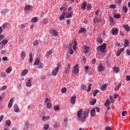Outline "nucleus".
I'll return each mask as SVG.
<instances>
[{
    "mask_svg": "<svg viewBox=\"0 0 130 130\" xmlns=\"http://www.w3.org/2000/svg\"><path fill=\"white\" fill-rule=\"evenodd\" d=\"M1 78H5L6 77V73H2L1 74Z\"/></svg>",
    "mask_w": 130,
    "mask_h": 130,
    "instance_id": "obj_58",
    "label": "nucleus"
},
{
    "mask_svg": "<svg viewBox=\"0 0 130 130\" xmlns=\"http://www.w3.org/2000/svg\"><path fill=\"white\" fill-rule=\"evenodd\" d=\"M48 22V19H45V18L43 19V24H47Z\"/></svg>",
    "mask_w": 130,
    "mask_h": 130,
    "instance_id": "obj_53",
    "label": "nucleus"
},
{
    "mask_svg": "<svg viewBox=\"0 0 130 130\" xmlns=\"http://www.w3.org/2000/svg\"><path fill=\"white\" fill-rule=\"evenodd\" d=\"M79 73V70L78 69V64L76 63L75 66L73 67L72 69V73L74 74L77 75Z\"/></svg>",
    "mask_w": 130,
    "mask_h": 130,
    "instance_id": "obj_6",
    "label": "nucleus"
},
{
    "mask_svg": "<svg viewBox=\"0 0 130 130\" xmlns=\"http://www.w3.org/2000/svg\"><path fill=\"white\" fill-rule=\"evenodd\" d=\"M96 103V100L93 99L92 100V102H91V105L93 106Z\"/></svg>",
    "mask_w": 130,
    "mask_h": 130,
    "instance_id": "obj_50",
    "label": "nucleus"
},
{
    "mask_svg": "<svg viewBox=\"0 0 130 130\" xmlns=\"http://www.w3.org/2000/svg\"><path fill=\"white\" fill-rule=\"evenodd\" d=\"M53 50L52 49L49 50L47 53V57H48L51 54L53 53Z\"/></svg>",
    "mask_w": 130,
    "mask_h": 130,
    "instance_id": "obj_36",
    "label": "nucleus"
},
{
    "mask_svg": "<svg viewBox=\"0 0 130 130\" xmlns=\"http://www.w3.org/2000/svg\"><path fill=\"white\" fill-rule=\"evenodd\" d=\"M14 104V99L13 98L10 99V101L8 103V108H11L12 107V106Z\"/></svg>",
    "mask_w": 130,
    "mask_h": 130,
    "instance_id": "obj_14",
    "label": "nucleus"
},
{
    "mask_svg": "<svg viewBox=\"0 0 130 130\" xmlns=\"http://www.w3.org/2000/svg\"><path fill=\"white\" fill-rule=\"evenodd\" d=\"M71 68V66L70 64H68V67L64 68V73L66 74H69L70 73Z\"/></svg>",
    "mask_w": 130,
    "mask_h": 130,
    "instance_id": "obj_17",
    "label": "nucleus"
},
{
    "mask_svg": "<svg viewBox=\"0 0 130 130\" xmlns=\"http://www.w3.org/2000/svg\"><path fill=\"white\" fill-rule=\"evenodd\" d=\"M126 80L127 81H130V76L129 75H126Z\"/></svg>",
    "mask_w": 130,
    "mask_h": 130,
    "instance_id": "obj_61",
    "label": "nucleus"
},
{
    "mask_svg": "<svg viewBox=\"0 0 130 130\" xmlns=\"http://www.w3.org/2000/svg\"><path fill=\"white\" fill-rule=\"evenodd\" d=\"M118 34V29L117 28H113L112 29V35H117Z\"/></svg>",
    "mask_w": 130,
    "mask_h": 130,
    "instance_id": "obj_12",
    "label": "nucleus"
},
{
    "mask_svg": "<svg viewBox=\"0 0 130 130\" xmlns=\"http://www.w3.org/2000/svg\"><path fill=\"white\" fill-rule=\"evenodd\" d=\"M96 41H97V42H98L100 44H103L102 38H97Z\"/></svg>",
    "mask_w": 130,
    "mask_h": 130,
    "instance_id": "obj_34",
    "label": "nucleus"
},
{
    "mask_svg": "<svg viewBox=\"0 0 130 130\" xmlns=\"http://www.w3.org/2000/svg\"><path fill=\"white\" fill-rule=\"evenodd\" d=\"M4 39H5V35H0V41H1L2 40H3Z\"/></svg>",
    "mask_w": 130,
    "mask_h": 130,
    "instance_id": "obj_59",
    "label": "nucleus"
},
{
    "mask_svg": "<svg viewBox=\"0 0 130 130\" xmlns=\"http://www.w3.org/2000/svg\"><path fill=\"white\" fill-rule=\"evenodd\" d=\"M49 128V125L47 124H45L44 125V129L45 130H48Z\"/></svg>",
    "mask_w": 130,
    "mask_h": 130,
    "instance_id": "obj_54",
    "label": "nucleus"
},
{
    "mask_svg": "<svg viewBox=\"0 0 130 130\" xmlns=\"http://www.w3.org/2000/svg\"><path fill=\"white\" fill-rule=\"evenodd\" d=\"M81 114H83V109H80L79 111H78L77 116L78 118H81Z\"/></svg>",
    "mask_w": 130,
    "mask_h": 130,
    "instance_id": "obj_22",
    "label": "nucleus"
},
{
    "mask_svg": "<svg viewBox=\"0 0 130 130\" xmlns=\"http://www.w3.org/2000/svg\"><path fill=\"white\" fill-rule=\"evenodd\" d=\"M49 119H50V116H44V117H43L42 120L43 121L48 120Z\"/></svg>",
    "mask_w": 130,
    "mask_h": 130,
    "instance_id": "obj_43",
    "label": "nucleus"
},
{
    "mask_svg": "<svg viewBox=\"0 0 130 130\" xmlns=\"http://www.w3.org/2000/svg\"><path fill=\"white\" fill-rule=\"evenodd\" d=\"M32 9V7L29 5L25 6V7H24V10L26 11L31 10Z\"/></svg>",
    "mask_w": 130,
    "mask_h": 130,
    "instance_id": "obj_23",
    "label": "nucleus"
},
{
    "mask_svg": "<svg viewBox=\"0 0 130 130\" xmlns=\"http://www.w3.org/2000/svg\"><path fill=\"white\" fill-rule=\"evenodd\" d=\"M93 22H94V24H96V23H100V18H98L97 17L94 18H93Z\"/></svg>",
    "mask_w": 130,
    "mask_h": 130,
    "instance_id": "obj_26",
    "label": "nucleus"
},
{
    "mask_svg": "<svg viewBox=\"0 0 130 130\" xmlns=\"http://www.w3.org/2000/svg\"><path fill=\"white\" fill-rule=\"evenodd\" d=\"M20 56H21V58H22V59L24 60L25 57L26 56V54H25V52L24 51H22V52H21Z\"/></svg>",
    "mask_w": 130,
    "mask_h": 130,
    "instance_id": "obj_21",
    "label": "nucleus"
},
{
    "mask_svg": "<svg viewBox=\"0 0 130 130\" xmlns=\"http://www.w3.org/2000/svg\"><path fill=\"white\" fill-rule=\"evenodd\" d=\"M123 12H124V13H126V12H127V11H128V9L126 6L123 7Z\"/></svg>",
    "mask_w": 130,
    "mask_h": 130,
    "instance_id": "obj_46",
    "label": "nucleus"
},
{
    "mask_svg": "<svg viewBox=\"0 0 130 130\" xmlns=\"http://www.w3.org/2000/svg\"><path fill=\"white\" fill-rule=\"evenodd\" d=\"M38 18L37 17H32L31 18V20H30V21L32 23H36L38 22Z\"/></svg>",
    "mask_w": 130,
    "mask_h": 130,
    "instance_id": "obj_24",
    "label": "nucleus"
},
{
    "mask_svg": "<svg viewBox=\"0 0 130 130\" xmlns=\"http://www.w3.org/2000/svg\"><path fill=\"white\" fill-rule=\"evenodd\" d=\"M126 111H123V112H122V116H125L126 115Z\"/></svg>",
    "mask_w": 130,
    "mask_h": 130,
    "instance_id": "obj_62",
    "label": "nucleus"
},
{
    "mask_svg": "<svg viewBox=\"0 0 130 130\" xmlns=\"http://www.w3.org/2000/svg\"><path fill=\"white\" fill-rule=\"evenodd\" d=\"M8 40H4L0 43V46H1V48H3L4 46H6L8 44Z\"/></svg>",
    "mask_w": 130,
    "mask_h": 130,
    "instance_id": "obj_10",
    "label": "nucleus"
},
{
    "mask_svg": "<svg viewBox=\"0 0 130 130\" xmlns=\"http://www.w3.org/2000/svg\"><path fill=\"white\" fill-rule=\"evenodd\" d=\"M107 87V85H106V84H105L104 85L102 86L101 90L103 91H104L106 90Z\"/></svg>",
    "mask_w": 130,
    "mask_h": 130,
    "instance_id": "obj_35",
    "label": "nucleus"
},
{
    "mask_svg": "<svg viewBox=\"0 0 130 130\" xmlns=\"http://www.w3.org/2000/svg\"><path fill=\"white\" fill-rule=\"evenodd\" d=\"M7 88H8V86H7V85H4L2 86V87H1L0 90L1 91L5 90Z\"/></svg>",
    "mask_w": 130,
    "mask_h": 130,
    "instance_id": "obj_52",
    "label": "nucleus"
},
{
    "mask_svg": "<svg viewBox=\"0 0 130 130\" xmlns=\"http://www.w3.org/2000/svg\"><path fill=\"white\" fill-rule=\"evenodd\" d=\"M121 83H120V84H118V85L116 86L114 90L115 91H117L118 90V89H119L120 87H121Z\"/></svg>",
    "mask_w": 130,
    "mask_h": 130,
    "instance_id": "obj_38",
    "label": "nucleus"
},
{
    "mask_svg": "<svg viewBox=\"0 0 130 130\" xmlns=\"http://www.w3.org/2000/svg\"><path fill=\"white\" fill-rule=\"evenodd\" d=\"M126 55L130 56V51L129 50H126Z\"/></svg>",
    "mask_w": 130,
    "mask_h": 130,
    "instance_id": "obj_64",
    "label": "nucleus"
},
{
    "mask_svg": "<svg viewBox=\"0 0 130 130\" xmlns=\"http://www.w3.org/2000/svg\"><path fill=\"white\" fill-rule=\"evenodd\" d=\"M86 88H87V86L85 85H82L81 86V89L82 90H85Z\"/></svg>",
    "mask_w": 130,
    "mask_h": 130,
    "instance_id": "obj_51",
    "label": "nucleus"
},
{
    "mask_svg": "<svg viewBox=\"0 0 130 130\" xmlns=\"http://www.w3.org/2000/svg\"><path fill=\"white\" fill-rule=\"evenodd\" d=\"M59 126V124L58 122L54 123L53 124L54 128H58Z\"/></svg>",
    "mask_w": 130,
    "mask_h": 130,
    "instance_id": "obj_45",
    "label": "nucleus"
},
{
    "mask_svg": "<svg viewBox=\"0 0 130 130\" xmlns=\"http://www.w3.org/2000/svg\"><path fill=\"white\" fill-rule=\"evenodd\" d=\"M85 51H84V53L87 54L89 52V50L90 49V48L88 46H85Z\"/></svg>",
    "mask_w": 130,
    "mask_h": 130,
    "instance_id": "obj_39",
    "label": "nucleus"
},
{
    "mask_svg": "<svg viewBox=\"0 0 130 130\" xmlns=\"http://www.w3.org/2000/svg\"><path fill=\"white\" fill-rule=\"evenodd\" d=\"M35 66H38V68L39 69H43L44 67V64L42 62H40V60L38 58H36L34 63Z\"/></svg>",
    "mask_w": 130,
    "mask_h": 130,
    "instance_id": "obj_5",
    "label": "nucleus"
},
{
    "mask_svg": "<svg viewBox=\"0 0 130 130\" xmlns=\"http://www.w3.org/2000/svg\"><path fill=\"white\" fill-rule=\"evenodd\" d=\"M61 64L60 63H57V67L55 68L53 70V71H52V75L54 76H56L57 75L58 72H59V69L61 68Z\"/></svg>",
    "mask_w": 130,
    "mask_h": 130,
    "instance_id": "obj_4",
    "label": "nucleus"
},
{
    "mask_svg": "<svg viewBox=\"0 0 130 130\" xmlns=\"http://www.w3.org/2000/svg\"><path fill=\"white\" fill-rule=\"evenodd\" d=\"M29 62H32V53L31 52L29 53Z\"/></svg>",
    "mask_w": 130,
    "mask_h": 130,
    "instance_id": "obj_25",
    "label": "nucleus"
},
{
    "mask_svg": "<svg viewBox=\"0 0 130 130\" xmlns=\"http://www.w3.org/2000/svg\"><path fill=\"white\" fill-rule=\"evenodd\" d=\"M99 92V90H95L93 91V97H96V94Z\"/></svg>",
    "mask_w": 130,
    "mask_h": 130,
    "instance_id": "obj_48",
    "label": "nucleus"
},
{
    "mask_svg": "<svg viewBox=\"0 0 130 130\" xmlns=\"http://www.w3.org/2000/svg\"><path fill=\"white\" fill-rule=\"evenodd\" d=\"M33 108V105L31 104L30 105H28V106H27V109H28L29 110H32Z\"/></svg>",
    "mask_w": 130,
    "mask_h": 130,
    "instance_id": "obj_57",
    "label": "nucleus"
},
{
    "mask_svg": "<svg viewBox=\"0 0 130 130\" xmlns=\"http://www.w3.org/2000/svg\"><path fill=\"white\" fill-rule=\"evenodd\" d=\"M44 103L47 104V107L48 109H50L52 107L51 103L50 102V100L48 98H46L45 101H44Z\"/></svg>",
    "mask_w": 130,
    "mask_h": 130,
    "instance_id": "obj_8",
    "label": "nucleus"
},
{
    "mask_svg": "<svg viewBox=\"0 0 130 130\" xmlns=\"http://www.w3.org/2000/svg\"><path fill=\"white\" fill-rule=\"evenodd\" d=\"M86 7H87V3H83L81 7V9H82V10H85Z\"/></svg>",
    "mask_w": 130,
    "mask_h": 130,
    "instance_id": "obj_40",
    "label": "nucleus"
},
{
    "mask_svg": "<svg viewBox=\"0 0 130 130\" xmlns=\"http://www.w3.org/2000/svg\"><path fill=\"white\" fill-rule=\"evenodd\" d=\"M66 92H67V87H63L62 89H61V93H65Z\"/></svg>",
    "mask_w": 130,
    "mask_h": 130,
    "instance_id": "obj_49",
    "label": "nucleus"
},
{
    "mask_svg": "<svg viewBox=\"0 0 130 130\" xmlns=\"http://www.w3.org/2000/svg\"><path fill=\"white\" fill-rule=\"evenodd\" d=\"M84 32H86V28H84V27H81L79 31H78V33L79 34H81L83 33Z\"/></svg>",
    "mask_w": 130,
    "mask_h": 130,
    "instance_id": "obj_28",
    "label": "nucleus"
},
{
    "mask_svg": "<svg viewBox=\"0 0 130 130\" xmlns=\"http://www.w3.org/2000/svg\"><path fill=\"white\" fill-rule=\"evenodd\" d=\"M26 86L27 87H31L32 86L31 81L30 79H27Z\"/></svg>",
    "mask_w": 130,
    "mask_h": 130,
    "instance_id": "obj_18",
    "label": "nucleus"
},
{
    "mask_svg": "<svg viewBox=\"0 0 130 130\" xmlns=\"http://www.w3.org/2000/svg\"><path fill=\"white\" fill-rule=\"evenodd\" d=\"M67 9L64 8V10L63 11L62 14L60 15L59 17H58V19H59V20H65V15H66V14H67Z\"/></svg>",
    "mask_w": 130,
    "mask_h": 130,
    "instance_id": "obj_7",
    "label": "nucleus"
},
{
    "mask_svg": "<svg viewBox=\"0 0 130 130\" xmlns=\"http://www.w3.org/2000/svg\"><path fill=\"white\" fill-rule=\"evenodd\" d=\"M11 72H12L11 67L8 68L7 70H6V73H7V74H10Z\"/></svg>",
    "mask_w": 130,
    "mask_h": 130,
    "instance_id": "obj_33",
    "label": "nucleus"
},
{
    "mask_svg": "<svg viewBox=\"0 0 130 130\" xmlns=\"http://www.w3.org/2000/svg\"><path fill=\"white\" fill-rule=\"evenodd\" d=\"M73 12H69V13H68L67 15L66 16V19H69L73 17Z\"/></svg>",
    "mask_w": 130,
    "mask_h": 130,
    "instance_id": "obj_32",
    "label": "nucleus"
},
{
    "mask_svg": "<svg viewBox=\"0 0 130 130\" xmlns=\"http://www.w3.org/2000/svg\"><path fill=\"white\" fill-rule=\"evenodd\" d=\"M60 109L59 106L57 105L53 106L54 111H59Z\"/></svg>",
    "mask_w": 130,
    "mask_h": 130,
    "instance_id": "obj_31",
    "label": "nucleus"
},
{
    "mask_svg": "<svg viewBox=\"0 0 130 130\" xmlns=\"http://www.w3.org/2000/svg\"><path fill=\"white\" fill-rule=\"evenodd\" d=\"M105 106H109L110 105V101L109 100H107L106 103L104 104Z\"/></svg>",
    "mask_w": 130,
    "mask_h": 130,
    "instance_id": "obj_41",
    "label": "nucleus"
},
{
    "mask_svg": "<svg viewBox=\"0 0 130 130\" xmlns=\"http://www.w3.org/2000/svg\"><path fill=\"white\" fill-rule=\"evenodd\" d=\"M28 73V70L24 69L23 71H22V72L20 74V76L24 77Z\"/></svg>",
    "mask_w": 130,
    "mask_h": 130,
    "instance_id": "obj_15",
    "label": "nucleus"
},
{
    "mask_svg": "<svg viewBox=\"0 0 130 130\" xmlns=\"http://www.w3.org/2000/svg\"><path fill=\"white\" fill-rule=\"evenodd\" d=\"M6 125H7V126H10L11 124V121L9 120L6 121V123H5Z\"/></svg>",
    "mask_w": 130,
    "mask_h": 130,
    "instance_id": "obj_47",
    "label": "nucleus"
},
{
    "mask_svg": "<svg viewBox=\"0 0 130 130\" xmlns=\"http://www.w3.org/2000/svg\"><path fill=\"white\" fill-rule=\"evenodd\" d=\"M105 70V68L103 66V64L102 63H100L99 64V67H98V71L100 72L104 71Z\"/></svg>",
    "mask_w": 130,
    "mask_h": 130,
    "instance_id": "obj_11",
    "label": "nucleus"
},
{
    "mask_svg": "<svg viewBox=\"0 0 130 130\" xmlns=\"http://www.w3.org/2000/svg\"><path fill=\"white\" fill-rule=\"evenodd\" d=\"M91 86H92V84H89V85L88 86V89L87 90H86V91H87L88 92L90 91V89H91Z\"/></svg>",
    "mask_w": 130,
    "mask_h": 130,
    "instance_id": "obj_55",
    "label": "nucleus"
},
{
    "mask_svg": "<svg viewBox=\"0 0 130 130\" xmlns=\"http://www.w3.org/2000/svg\"><path fill=\"white\" fill-rule=\"evenodd\" d=\"M106 44L104 43L96 47L97 52H101L103 53L106 52Z\"/></svg>",
    "mask_w": 130,
    "mask_h": 130,
    "instance_id": "obj_3",
    "label": "nucleus"
},
{
    "mask_svg": "<svg viewBox=\"0 0 130 130\" xmlns=\"http://www.w3.org/2000/svg\"><path fill=\"white\" fill-rule=\"evenodd\" d=\"M109 19L110 20V23L112 24V25H114V23H115V21L114 20V18L112 17H109Z\"/></svg>",
    "mask_w": 130,
    "mask_h": 130,
    "instance_id": "obj_42",
    "label": "nucleus"
},
{
    "mask_svg": "<svg viewBox=\"0 0 130 130\" xmlns=\"http://www.w3.org/2000/svg\"><path fill=\"white\" fill-rule=\"evenodd\" d=\"M14 108L15 112H16V113L19 112V107H18V106L16 105H14Z\"/></svg>",
    "mask_w": 130,
    "mask_h": 130,
    "instance_id": "obj_30",
    "label": "nucleus"
},
{
    "mask_svg": "<svg viewBox=\"0 0 130 130\" xmlns=\"http://www.w3.org/2000/svg\"><path fill=\"white\" fill-rule=\"evenodd\" d=\"M115 19H120L121 18V15L119 14H115L113 16Z\"/></svg>",
    "mask_w": 130,
    "mask_h": 130,
    "instance_id": "obj_29",
    "label": "nucleus"
},
{
    "mask_svg": "<svg viewBox=\"0 0 130 130\" xmlns=\"http://www.w3.org/2000/svg\"><path fill=\"white\" fill-rule=\"evenodd\" d=\"M8 9H5L4 10H3L2 11H1V14L4 15V14H5V13H8Z\"/></svg>",
    "mask_w": 130,
    "mask_h": 130,
    "instance_id": "obj_44",
    "label": "nucleus"
},
{
    "mask_svg": "<svg viewBox=\"0 0 130 130\" xmlns=\"http://www.w3.org/2000/svg\"><path fill=\"white\" fill-rule=\"evenodd\" d=\"M119 71H120L119 68H118L117 67H114V68H113V72H114L116 74H118V73H119Z\"/></svg>",
    "mask_w": 130,
    "mask_h": 130,
    "instance_id": "obj_16",
    "label": "nucleus"
},
{
    "mask_svg": "<svg viewBox=\"0 0 130 130\" xmlns=\"http://www.w3.org/2000/svg\"><path fill=\"white\" fill-rule=\"evenodd\" d=\"M20 27L22 28H25L26 27V25H25V24H22L20 25Z\"/></svg>",
    "mask_w": 130,
    "mask_h": 130,
    "instance_id": "obj_63",
    "label": "nucleus"
},
{
    "mask_svg": "<svg viewBox=\"0 0 130 130\" xmlns=\"http://www.w3.org/2000/svg\"><path fill=\"white\" fill-rule=\"evenodd\" d=\"M33 45L35 46H37L38 45V41L37 40L34 41Z\"/></svg>",
    "mask_w": 130,
    "mask_h": 130,
    "instance_id": "obj_56",
    "label": "nucleus"
},
{
    "mask_svg": "<svg viewBox=\"0 0 130 130\" xmlns=\"http://www.w3.org/2000/svg\"><path fill=\"white\" fill-rule=\"evenodd\" d=\"M76 46H77V41H73V42L69 44V54H70V55L73 54V53H74L73 50L75 51L76 50Z\"/></svg>",
    "mask_w": 130,
    "mask_h": 130,
    "instance_id": "obj_1",
    "label": "nucleus"
},
{
    "mask_svg": "<svg viewBox=\"0 0 130 130\" xmlns=\"http://www.w3.org/2000/svg\"><path fill=\"white\" fill-rule=\"evenodd\" d=\"M89 112V110H86L85 111H83L82 116H81L80 118L81 122H85L87 121V119L86 118L88 117Z\"/></svg>",
    "mask_w": 130,
    "mask_h": 130,
    "instance_id": "obj_2",
    "label": "nucleus"
},
{
    "mask_svg": "<svg viewBox=\"0 0 130 130\" xmlns=\"http://www.w3.org/2000/svg\"><path fill=\"white\" fill-rule=\"evenodd\" d=\"M50 32L53 35V36H58V35H59V33L57 32V31L53 29H50Z\"/></svg>",
    "mask_w": 130,
    "mask_h": 130,
    "instance_id": "obj_9",
    "label": "nucleus"
},
{
    "mask_svg": "<svg viewBox=\"0 0 130 130\" xmlns=\"http://www.w3.org/2000/svg\"><path fill=\"white\" fill-rule=\"evenodd\" d=\"M91 116L94 117L96 115V109H92L90 111Z\"/></svg>",
    "mask_w": 130,
    "mask_h": 130,
    "instance_id": "obj_20",
    "label": "nucleus"
},
{
    "mask_svg": "<svg viewBox=\"0 0 130 130\" xmlns=\"http://www.w3.org/2000/svg\"><path fill=\"white\" fill-rule=\"evenodd\" d=\"M123 28H124L125 30H126V31H130V28L128 24L123 25Z\"/></svg>",
    "mask_w": 130,
    "mask_h": 130,
    "instance_id": "obj_19",
    "label": "nucleus"
},
{
    "mask_svg": "<svg viewBox=\"0 0 130 130\" xmlns=\"http://www.w3.org/2000/svg\"><path fill=\"white\" fill-rule=\"evenodd\" d=\"M128 46H129V41L127 40H125L124 45H123V47H124V48H126L128 47Z\"/></svg>",
    "mask_w": 130,
    "mask_h": 130,
    "instance_id": "obj_27",
    "label": "nucleus"
},
{
    "mask_svg": "<svg viewBox=\"0 0 130 130\" xmlns=\"http://www.w3.org/2000/svg\"><path fill=\"white\" fill-rule=\"evenodd\" d=\"M116 7V6L114 4L110 5V8L112 9H115Z\"/></svg>",
    "mask_w": 130,
    "mask_h": 130,
    "instance_id": "obj_60",
    "label": "nucleus"
},
{
    "mask_svg": "<svg viewBox=\"0 0 130 130\" xmlns=\"http://www.w3.org/2000/svg\"><path fill=\"white\" fill-rule=\"evenodd\" d=\"M75 99H76V96L75 95L72 96L70 99L71 104L72 105L75 104Z\"/></svg>",
    "mask_w": 130,
    "mask_h": 130,
    "instance_id": "obj_13",
    "label": "nucleus"
},
{
    "mask_svg": "<svg viewBox=\"0 0 130 130\" xmlns=\"http://www.w3.org/2000/svg\"><path fill=\"white\" fill-rule=\"evenodd\" d=\"M68 118H64V119L63 120V121H64V126H68Z\"/></svg>",
    "mask_w": 130,
    "mask_h": 130,
    "instance_id": "obj_37",
    "label": "nucleus"
}]
</instances>
